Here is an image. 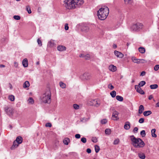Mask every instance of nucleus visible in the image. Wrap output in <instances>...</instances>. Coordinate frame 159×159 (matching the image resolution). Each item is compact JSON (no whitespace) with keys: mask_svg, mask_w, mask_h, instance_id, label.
I'll return each mask as SVG.
<instances>
[{"mask_svg":"<svg viewBox=\"0 0 159 159\" xmlns=\"http://www.w3.org/2000/svg\"><path fill=\"white\" fill-rule=\"evenodd\" d=\"M63 5L68 9H74L79 7L84 3L83 0H65Z\"/></svg>","mask_w":159,"mask_h":159,"instance_id":"f257e3e1","label":"nucleus"},{"mask_svg":"<svg viewBox=\"0 0 159 159\" xmlns=\"http://www.w3.org/2000/svg\"><path fill=\"white\" fill-rule=\"evenodd\" d=\"M109 13L108 8L107 7L104 6L100 8L98 11L97 16L99 19L103 20L107 18Z\"/></svg>","mask_w":159,"mask_h":159,"instance_id":"f03ea898","label":"nucleus"},{"mask_svg":"<svg viewBox=\"0 0 159 159\" xmlns=\"http://www.w3.org/2000/svg\"><path fill=\"white\" fill-rule=\"evenodd\" d=\"M132 144L135 148H143L145 145V143L143 140L139 138H136L134 135L130 136Z\"/></svg>","mask_w":159,"mask_h":159,"instance_id":"7ed1b4c3","label":"nucleus"},{"mask_svg":"<svg viewBox=\"0 0 159 159\" xmlns=\"http://www.w3.org/2000/svg\"><path fill=\"white\" fill-rule=\"evenodd\" d=\"M51 92L49 89H47L40 97L42 102L44 103H50L51 102Z\"/></svg>","mask_w":159,"mask_h":159,"instance_id":"20e7f679","label":"nucleus"},{"mask_svg":"<svg viewBox=\"0 0 159 159\" xmlns=\"http://www.w3.org/2000/svg\"><path fill=\"white\" fill-rule=\"evenodd\" d=\"M87 103L89 106H94L97 107H99L101 104L100 101L98 99H89L87 101Z\"/></svg>","mask_w":159,"mask_h":159,"instance_id":"39448f33","label":"nucleus"},{"mask_svg":"<svg viewBox=\"0 0 159 159\" xmlns=\"http://www.w3.org/2000/svg\"><path fill=\"white\" fill-rule=\"evenodd\" d=\"M143 26V25L142 24L137 23L136 24L133 25L131 27V29L133 30L137 31L141 29Z\"/></svg>","mask_w":159,"mask_h":159,"instance_id":"423d86ee","label":"nucleus"},{"mask_svg":"<svg viewBox=\"0 0 159 159\" xmlns=\"http://www.w3.org/2000/svg\"><path fill=\"white\" fill-rule=\"evenodd\" d=\"M80 78L84 80H89L91 79V76L89 73L85 72L80 76Z\"/></svg>","mask_w":159,"mask_h":159,"instance_id":"0eeeda50","label":"nucleus"},{"mask_svg":"<svg viewBox=\"0 0 159 159\" xmlns=\"http://www.w3.org/2000/svg\"><path fill=\"white\" fill-rule=\"evenodd\" d=\"M119 114V113L116 111H114L112 115V119L114 120H117L119 119V118L118 117V116Z\"/></svg>","mask_w":159,"mask_h":159,"instance_id":"6e6552de","label":"nucleus"},{"mask_svg":"<svg viewBox=\"0 0 159 159\" xmlns=\"http://www.w3.org/2000/svg\"><path fill=\"white\" fill-rule=\"evenodd\" d=\"M135 88L138 92L142 94H144V91L139 86L135 85Z\"/></svg>","mask_w":159,"mask_h":159,"instance_id":"1a4fd4ad","label":"nucleus"},{"mask_svg":"<svg viewBox=\"0 0 159 159\" xmlns=\"http://www.w3.org/2000/svg\"><path fill=\"white\" fill-rule=\"evenodd\" d=\"M115 55L118 57L122 58L124 56V55L121 52L118 51H115L114 52Z\"/></svg>","mask_w":159,"mask_h":159,"instance_id":"9d476101","label":"nucleus"},{"mask_svg":"<svg viewBox=\"0 0 159 159\" xmlns=\"http://www.w3.org/2000/svg\"><path fill=\"white\" fill-rule=\"evenodd\" d=\"M5 111L7 113L9 116L12 115L13 110L11 108H7L5 109Z\"/></svg>","mask_w":159,"mask_h":159,"instance_id":"9b49d317","label":"nucleus"},{"mask_svg":"<svg viewBox=\"0 0 159 159\" xmlns=\"http://www.w3.org/2000/svg\"><path fill=\"white\" fill-rule=\"evenodd\" d=\"M109 69L111 71L115 72L117 68L114 65H111L109 66Z\"/></svg>","mask_w":159,"mask_h":159,"instance_id":"f8f14e48","label":"nucleus"},{"mask_svg":"<svg viewBox=\"0 0 159 159\" xmlns=\"http://www.w3.org/2000/svg\"><path fill=\"white\" fill-rule=\"evenodd\" d=\"M130 127V124L129 122L126 121L125 123V124L124 125V128L126 130H128Z\"/></svg>","mask_w":159,"mask_h":159,"instance_id":"ddd939ff","label":"nucleus"},{"mask_svg":"<svg viewBox=\"0 0 159 159\" xmlns=\"http://www.w3.org/2000/svg\"><path fill=\"white\" fill-rule=\"evenodd\" d=\"M22 64L23 66L25 67H27L28 66V61L27 58H25L23 59L22 61Z\"/></svg>","mask_w":159,"mask_h":159,"instance_id":"4468645a","label":"nucleus"},{"mask_svg":"<svg viewBox=\"0 0 159 159\" xmlns=\"http://www.w3.org/2000/svg\"><path fill=\"white\" fill-rule=\"evenodd\" d=\"M66 48L64 46L59 45L57 47V50L60 51H62L66 50Z\"/></svg>","mask_w":159,"mask_h":159,"instance_id":"2eb2a0df","label":"nucleus"},{"mask_svg":"<svg viewBox=\"0 0 159 159\" xmlns=\"http://www.w3.org/2000/svg\"><path fill=\"white\" fill-rule=\"evenodd\" d=\"M22 138L21 136L17 137L15 140L18 144H20L22 142Z\"/></svg>","mask_w":159,"mask_h":159,"instance_id":"dca6fc26","label":"nucleus"},{"mask_svg":"<svg viewBox=\"0 0 159 159\" xmlns=\"http://www.w3.org/2000/svg\"><path fill=\"white\" fill-rule=\"evenodd\" d=\"M18 144H19L16 141H14L13 142L12 146L11 148V150L14 149L16 148L18 146Z\"/></svg>","mask_w":159,"mask_h":159,"instance_id":"f3484780","label":"nucleus"},{"mask_svg":"<svg viewBox=\"0 0 159 159\" xmlns=\"http://www.w3.org/2000/svg\"><path fill=\"white\" fill-rule=\"evenodd\" d=\"M144 107L143 105H140L139 107V113L140 114H142L144 110Z\"/></svg>","mask_w":159,"mask_h":159,"instance_id":"a211bd4d","label":"nucleus"},{"mask_svg":"<svg viewBox=\"0 0 159 159\" xmlns=\"http://www.w3.org/2000/svg\"><path fill=\"white\" fill-rule=\"evenodd\" d=\"M70 139L68 138H65L63 140V143L64 144L66 145H68L69 144V143H70Z\"/></svg>","mask_w":159,"mask_h":159,"instance_id":"6ab92c4d","label":"nucleus"},{"mask_svg":"<svg viewBox=\"0 0 159 159\" xmlns=\"http://www.w3.org/2000/svg\"><path fill=\"white\" fill-rule=\"evenodd\" d=\"M55 44L54 41L51 40L48 42V46L49 47H53Z\"/></svg>","mask_w":159,"mask_h":159,"instance_id":"aec40b11","label":"nucleus"},{"mask_svg":"<svg viewBox=\"0 0 159 159\" xmlns=\"http://www.w3.org/2000/svg\"><path fill=\"white\" fill-rule=\"evenodd\" d=\"M138 156L139 158L141 159H144L146 157L145 154L143 153H138Z\"/></svg>","mask_w":159,"mask_h":159,"instance_id":"412c9836","label":"nucleus"},{"mask_svg":"<svg viewBox=\"0 0 159 159\" xmlns=\"http://www.w3.org/2000/svg\"><path fill=\"white\" fill-rule=\"evenodd\" d=\"M30 85L29 82L28 81H26L25 82L23 85V87L24 88H26L29 87Z\"/></svg>","mask_w":159,"mask_h":159,"instance_id":"4be33fe9","label":"nucleus"},{"mask_svg":"<svg viewBox=\"0 0 159 159\" xmlns=\"http://www.w3.org/2000/svg\"><path fill=\"white\" fill-rule=\"evenodd\" d=\"M139 59H137L135 57H132L131 58L132 61L134 63L139 64Z\"/></svg>","mask_w":159,"mask_h":159,"instance_id":"5701e85b","label":"nucleus"},{"mask_svg":"<svg viewBox=\"0 0 159 159\" xmlns=\"http://www.w3.org/2000/svg\"><path fill=\"white\" fill-rule=\"evenodd\" d=\"M152 114V112L150 111H146L143 112V114L145 116H147Z\"/></svg>","mask_w":159,"mask_h":159,"instance_id":"b1692460","label":"nucleus"},{"mask_svg":"<svg viewBox=\"0 0 159 159\" xmlns=\"http://www.w3.org/2000/svg\"><path fill=\"white\" fill-rule=\"evenodd\" d=\"M139 51L141 53L143 54L145 52V49L143 47H140L139 48Z\"/></svg>","mask_w":159,"mask_h":159,"instance_id":"393cba45","label":"nucleus"},{"mask_svg":"<svg viewBox=\"0 0 159 159\" xmlns=\"http://www.w3.org/2000/svg\"><path fill=\"white\" fill-rule=\"evenodd\" d=\"M156 129H152L151 130L152 135V137L156 138L157 136L156 134H155Z\"/></svg>","mask_w":159,"mask_h":159,"instance_id":"a878e982","label":"nucleus"},{"mask_svg":"<svg viewBox=\"0 0 159 159\" xmlns=\"http://www.w3.org/2000/svg\"><path fill=\"white\" fill-rule=\"evenodd\" d=\"M158 85L157 84H152L150 86V87L151 89H155L157 88Z\"/></svg>","mask_w":159,"mask_h":159,"instance_id":"bb28decb","label":"nucleus"},{"mask_svg":"<svg viewBox=\"0 0 159 159\" xmlns=\"http://www.w3.org/2000/svg\"><path fill=\"white\" fill-rule=\"evenodd\" d=\"M116 98L117 100L121 102L123 100V98L122 97L119 95L116 96Z\"/></svg>","mask_w":159,"mask_h":159,"instance_id":"cd10ccee","label":"nucleus"},{"mask_svg":"<svg viewBox=\"0 0 159 159\" xmlns=\"http://www.w3.org/2000/svg\"><path fill=\"white\" fill-rule=\"evenodd\" d=\"M82 30L85 32H87L89 31V28L87 26H84L83 27Z\"/></svg>","mask_w":159,"mask_h":159,"instance_id":"c85d7f7f","label":"nucleus"},{"mask_svg":"<svg viewBox=\"0 0 159 159\" xmlns=\"http://www.w3.org/2000/svg\"><path fill=\"white\" fill-rule=\"evenodd\" d=\"M59 85L62 88V89H64L66 87V84L63 83L62 82H60L59 83Z\"/></svg>","mask_w":159,"mask_h":159,"instance_id":"c756f323","label":"nucleus"},{"mask_svg":"<svg viewBox=\"0 0 159 159\" xmlns=\"http://www.w3.org/2000/svg\"><path fill=\"white\" fill-rule=\"evenodd\" d=\"M147 62V61L144 59H139V64L144 63Z\"/></svg>","mask_w":159,"mask_h":159,"instance_id":"7c9ffc66","label":"nucleus"},{"mask_svg":"<svg viewBox=\"0 0 159 159\" xmlns=\"http://www.w3.org/2000/svg\"><path fill=\"white\" fill-rule=\"evenodd\" d=\"M116 92L115 91H113L110 93V95L112 98H114L116 96Z\"/></svg>","mask_w":159,"mask_h":159,"instance_id":"2f4dec72","label":"nucleus"},{"mask_svg":"<svg viewBox=\"0 0 159 159\" xmlns=\"http://www.w3.org/2000/svg\"><path fill=\"white\" fill-rule=\"evenodd\" d=\"M95 152L96 153H98V152L100 150V148L99 146L97 145H96L95 146Z\"/></svg>","mask_w":159,"mask_h":159,"instance_id":"473e14b6","label":"nucleus"},{"mask_svg":"<svg viewBox=\"0 0 159 159\" xmlns=\"http://www.w3.org/2000/svg\"><path fill=\"white\" fill-rule=\"evenodd\" d=\"M9 99L12 101H13L15 100V97L12 95H10L8 96Z\"/></svg>","mask_w":159,"mask_h":159,"instance_id":"72a5a7b5","label":"nucleus"},{"mask_svg":"<svg viewBox=\"0 0 159 159\" xmlns=\"http://www.w3.org/2000/svg\"><path fill=\"white\" fill-rule=\"evenodd\" d=\"M111 132V129H107L105 130V133L106 134H110Z\"/></svg>","mask_w":159,"mask_h":159,"instance_id":"f704fd0d","label":"nucleus"},{"mask_svg":"<svg viewBox=\"0 0 159 159\" xmlns=\"http://www.w3.org/2000/svg\"><path fill=\"white\" fill-rule=\"evenodd\" d=\"M145 84L146 82L145 81H142L140 82L139 85L140 87H142Z\"/></svg>","mask_w":159,"mask_h":159,"instance_id":"c9c22d12","label":"nucleus"},{"mask_svg":"<svg viewBox=\"0 0 159 159\" xmlns=\"http://www.w3.org/2000/svg\"><path fill=\"white\" fill-rule=\"evenodd\" d=\"M26 9L29 14L31 13V11L29 6H26Z\"/></svg>","mask_w":159,"mask_h":159,"instance_id":"e433bc0d","label":"nucleus"},{"mask_svg":"<svg viewBox=\"0 0 159 159\" xmlns=\"http://www.w3.org/2000/svg\"><path fill=\"white\" fill-rule=\"evenodd\" d=\"M28 101L29 103L31 104H33L34 103V100L32 98H30L28 100Z\"/></svg>","mask_w":159,"mask_h":159,"instance_id":"4c0bfd02","label":"nucleus"},{"mask_svg":"<svg viewBox=\"0 0 159 159\" xmlns=\"http://www.w3.org/2000/svg\"><path fill=\"white\" fill-rule=\"evenodd\" d=\"M140 134L142 137H144L146 135V133L144 130H143L140 132Z\"/></svg>","mask_w":159,"mask_h":159,"instance_id":"58836bf2","label":"nucleus"},{"mask_svg":"<svg viewBox=\"0 0 159 159\" xmlns=\"http://www.w3.org/2000/svg\"><path fill=\"white\" fill-rule=\"evenodd\" d=\"M14 19L16 20H19L20 19V17L19 16L15 15L13 16Z\"/></svg>","mask_w":159,"mask_h":159,"instance_id":"ea45409f","label":"nucleus"},{"mask_svg":"<svg viewBox=\"0 0 159 159\" xmlns=\"http://www.w3.org/2000/svg\"><path fill=\"white\" fill-rule=\"evenodd\" d=\"M84 58L86 60H89L90 58V56L89 54L83 55Z\"/></svg>","mask_w":159,"mask_h":159,"instance_id":"a19ab883","label":"nucleus"},{"mask_svg":"<svg viewBox=\"0 0 159 159\" xmlns=\"http://www.w3.org/2000/svg\"><path fill=\"white\" fill-rule=\"evenodd\" d=\"M81 141L84 143H85L87 142V140L85 138H82L81 139Z\"/></svg>","mask_w":159,"mask_h":159,"instance_id":"79ce46f5","label":"nucleus"},{"mask_svg":"<svg viewBox=\"0 0 159 159\" xmlns=\"http://www.w3.org/2000/svg\"><path fill=\"white\" fill-rule=\"evenodd\" d=\"M73 107L75 109H78L79 108V105L75 104H73Z\"/></svg>","mask_w":159,"mask_h":159,"instance_id":"37998d69","label":"nucleus"},{"mask_svg":"<svg viewBox=\"0 0 159 159\" xmlns=\"http://www.w3.org/2000/svg\"><path fill=\"white\" fill-rule=\"evenodd\" d=\"M107 121L106 119H103L101 120V123L102 124H106Z\"/></svg>","mask_w":159,"mask_h":159,"instance_id":"c03bdc74","label":"nucleus"},{"mask_svg":"<svg viewBox=\"0 0 159 159\" xmlns=\"http://www.w3.org/2000/svg\"><path fill=\"white\" fill-rule=\"evenodd\" d=\"M125 3H127L129 4H131L132 3V0H124Z\"/></svg>","mask_w":159,"mask_h":159,"instance_id":"a18cd8bd","label":"nucleus"},{"mask_svg":"<svg viewBox=\"0 0 159 159\" xmlns=\"http://www.w3.org/2000/svg\"><path fill=\"white\" fill-rule=\"evenodd\" d=\"M119 142V140L118 139H115L113 143V144L115 145H116L118 144Z\"/></svg>","mask_w":159,"mask_h":159,"instance_id":"49530a36","label":"nucleus"},{"mask_svg":"<svg viewBox=\"0 0 159 159\" xmlns=\"http://www.w3.org/2000/svg\"><path fill=\"white\" fill-rule=\"evenodd\" d=\"M138 128L137 127H135L134 128L133 130V132L134 133H137L138 130Z\"/></svg>","mask_w":159,"mask_h":159,"instance_id":"de8ad7c7","label":"nucleus"},{"mask_svg":"<svg viewBox=\"0 0 159 159\" xmlns=\"http://www.w3.org/2000/svg\"><path fill=\"white\" fill-rule=\"evenodd\" d=\"M92 141L93 143H96L97 142V139L96 137H93L92 138Z\"/></svg>","mask_w":159,"mask_h":159,"instance_id":"09e8293b","label":"nucleus"},{"mask_svg":"<svg viewBox=\"0 0 159 159\" xmlns=\"http://www.w3.org/2000/svg\"><path fill=\"white\" fill-rule=\"evenodd\" d=\"M37 42L38 44L40 46H41L42 45V43L40 40L39 39H38L37 40Z\"/></svg>","mask_w":159,"mask_h":159,"instance_id":"8fccbe9b","label":"nucleus"},{"mask_svg":"<svg viewBox=\"0 0 159 159\" xmlns=\"http://www.w3.org/2000/svg\"><path fill=\"white\" fill-rule=\"evenodd\" d=\"M139 122L140 123H142L144 122V119L143 118H140L139 121Z\"/></svg>","mask_w":159,"mask_h":159,"instance_id":"3c124183","label":"nucleus"},{"mask_svg":"<svg viewBox=\"0 0 159 159\" xmlns=\"http://www.w3.org/2000/svg\"><path fill=\"white\" fill-rule=\"evenodd\" d=\"M159 69V65H156L154 67V69L155 70L157 71Z\"/></svg>","mask_w":159,"mask_h":159,"instance_id":"603ef678","label":"nucleus"},{"mask_svg":"<svg viewBox=\"0 0 159 159\" xmlns=\"http://www.w3.org/2000/svg\"><path fill=\"white\" fill-rule=\"evenodd\" d=\"M108 88L111 90H112L114 89V87L111 84H110L108 85Z\"/></svg>","mask_w":159,"mask_h":159,"instance_id":"864d4df0","label":"nucleus"},{"mask_svg":"<svg viewBox=\"0 0 159 159\" xmlns=\"http://www.w3.org/2000/svg\"><path fill=\"white\" fill-rule=\"evenodd\" d=\"M45 126L47 127H51L52 126V124L50 123H47L46 124Z\"/></svg>","mask_w":159,"mask_h":159,"instance_id":"5fc2aeb1","label":"nucleus"},{"mask_svg":"<svg viewBox=\"0 0 159 159\" xmlns=\"http://www.w3.org/2000/svg\"><path fill=\"white\" fill-rule=\"evenodd\" d=\"M75 137L76 138L79 139L80 138V135L79 134H77L75 135Z\"/></svg>","mask_w":159,"mask_h":159,"instance_id":"6e6d98bb","label":"nucleus"},{"mask_svg":"<svg viewBox=\"0 0 159 159\" xmlns=\"http://www.w3.org/2000/svg\"><path fill=\"white\" fill-rule=\"evenodd\" d=\"M65 29L66 30H68L69 29V27L68 26V24H66L65 25Z\"/></svg>","mask_w":159,"mask_h":159,"instance_id":"4d7b16f0","label":"nucleus"},{"mask_svg":"<svg viewBox=\"0 0 159 159\" xmlns=\"http://www.w3.org/2000/svg\"><path fill=\"white\" fill-rule=\"evenodd\" d=\"M14 66L16 68H17L18 66V63L17 62L15 61L14 62Z\"/></svg>","mask_w":159,"mask_h":159,"instance_id":"13d9d810","label":"nucleus"},{"mask_svg":"<svg viewBox=\"0 0 159 159\" xmlns=\"http://www.w3.org/2000/svg\"><path fill=\"white\" fill-rule=\"evenodd\" d=\"M146 72L145 71H143L141 72V73L140 75L143 76L145 75Z\"/></svg>","mask_w":159,"mask_h":159,"instance_id":"bf43d9fd","label":"nucleus"},{"mask_svg":"<svg viewBox=\"0 0 159 159\" xmlns=\"http://www.w3.org/2000/svg\"><path fill=\"white\" fill-rule=\"evenodd\" d=\"M86 152L88 153H90L91 152V150L90 149V148H88V149H87L86 150Z\"/></svg>","mask_w":159,"mask_h":159,"instance_id":"052dcab7","label":"nucleus"},{"mask_svg":"<svg viewBox=\"0 0 159 159\" xmlns=\"http://www.w3.org/2000/svg\"><path fill=\"white\" fill-rule=\"evenodd\" d=\"M153 98V97L152 95H150L148 97V99L149 100H151Z\"/></svg>","mask_w":159,"mask_h":159,"instance_id":"680f3d73","label":"nucleus"},{"mask_svg":"<svg viewBox=\"0 0 159 159\" xmlns=\"http://www.w3.org/2000/svg\"><path fill=\"white\" fill-rule=\"evenodd\" d=\"M5 67V66L3 65H0V67L1 68L2 67Z\"/></svg>","mask_w":159,"mask_h":159,"instance_id":"e2e57ef3","label":"nucleus"},{"mask_svg":"<svg viewBox=\"0 0 159 159\" xmlns=\"http://www.w3.org/2000/svg\"><path fill=\"white\" fill-rule=\"evenodd\" d=\"M83 55H84V54H80V57H83L84 58V57H83Z\"/></svg>","mask_w":159,"mask_h":159,"instance_id":"0e129e2a","label":"nucleus"},{"mask_svg":"<svg viewBox=\"0 0 159 159\" xmlns=\"http://www.w3.org/2000/svg\"><path fill=\"white\" fill-rule=\"evenodd\" d=\"M9 85H10V89H12V85L10 83H9Z\"/></svg>","mask_w":159,"mask_h":159,"instance_id":"69168bd1","label":"nucleus"},{"mask_svg":"<svg viewBox=\"0 0 159 159\" xmlns=\"http://www.w3.org/2000/svg\"><path fill=\"white\" fill-rule=\"evenodd\" d=\"M156 105H157V107H159V102H158L156 104Z\"/></svg>","mask_w":159,"mask_h":159,"instance_id":"338daca9","label":"nucleus"},{"mask_svg":"<svg viewBox=\"0 0 159 159\" xmlns=\"http://www.w3.org/2000/svg\"><path fill=\"white\" fill-rule=\"evenodd\" d=\"M113 47L115 48H116V47H117V46L116 45L114 44L113 45Z\"/></svg>","mask_w":159,"mask_h":159,"instance_id":"774afa93","label":"nucleus"}]
</instances>
